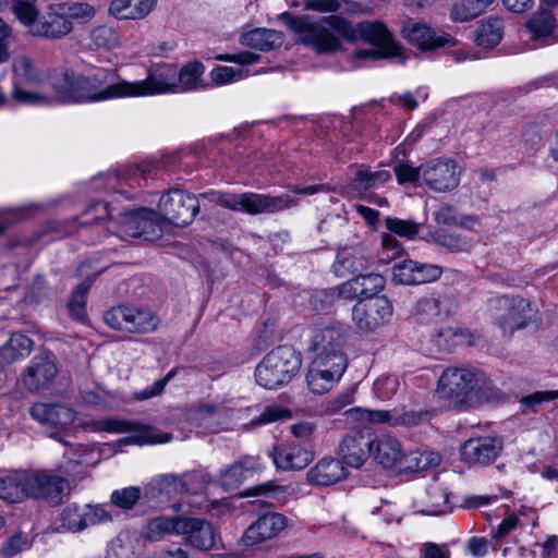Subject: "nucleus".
Returning a JSON list of instances; mask_svg holds the SVG:
<instances>
[{
	"mask_svg": "<svg viewBox=\"0 0 558 558\" xmlns=\"http://www.w3.org/2000/svg\"><path fill=\"white\" fill-rule=\"evenodd\" d=\"M302 357L294 349L279 345L268 352L255 368V380L260 387L275 390L288 385L300 372Z\"/></svg>",
	"mask_w": 558,
	"mask_h": 558,
	"instance_id": "nucleus-4",
	"label": "nucleus"
},
{
	"mask_svg": "<svg viewBox=\"0 0 558 558\" xmlns=\"http://www.w3.org/2000/svg\"><path fill=\"white\" fill-rule=\"evenodd\" d=\"M177 65L160 63L147 71L145 80L126 81L129 97H145L162 94H177Z\"/></svg>",
	"mask_w": 558,
	"mask_h": 558,
	"instance_id": "nucleus-9",
	"label": "nucleus"
},
{
	"mask_svg": "<svg viewBox=\"0 0 558 558\" xmlns=\"http://www.w3.org/2000/svg\"><path fill=\"white\" fill-rule=\"evenodd\" d=\"M277 469L280 470H302L306 468L313 460L312 451L304 449L298 445H281L274 447L269 451Z\"/></svg>",
	"mask_w": 558,
	"mask_h": 558,
	"instance_id": "nucleus-25",
	"label": "nucleus"
},
{
	"mask_svg": "<svg viewBox=\"0 0 558 558\" xmlns=\"http://www.w3.org/2000/svg\"><path fill=\"white\" fill-rule=\"evenodd\" d=\"M0 498L8 502H20L28 498L26 471L15 472L0 478Z\"/></svg>",
	"mask_w": 558,
	"mask_h": 558,
	"instance_id": "nucleus-37",
	"label": "nucleus"
},
{
	"mask_svg": "<svg viewBox=\"0 0 558 558\" xmlns=\"http://www.w3.org/2000/svg\"><path fill=\"white\" fill-rule=\"evenodd\" d=\"M393 171L399 184H415L422 177V165L418 168H415L407 163H398Z\"/></svg>",
	"mask_w": 558,
	"mask_h": 558,
	"instance_id": "nucleus-64",
	"label": "nucleus"
},
{
	"mask_svg": "<svg viewBox=\"0 0 558 558\" xmlns=\"http://www.w3.org/2000/svg\"><path fill=\"white\" fill-rule=\"evenodd\" d=\"M89 38L95 48L112 49L119 45L117 31L107 25L94 27L89 33Z\"/></svg>",
	"mask_w": 558,
	"mask_h": 558,
	"instance_id": "nucleus-48",
	"label": "nucleus"
},
{
	"mask_svg": "<svg viewBox=\"0 0 558 558\" xmlns=\"http://www.w3.org/2000/svg\"><path fill=\"white\" fill-rule=\"evenodd\" d=\"M401 36L421 50H435L454 44V39L445 33H437L428 24L414 20L403 22Z\"/></svg>",
	"mask_w": 558,
	"mask_h": 558,
	"instance_id": "nucleus-18",
	"label": "nucleus"
},
{
	"mask_svg": "<svg viewBox=\"0 0 558 558\" xmlns=\"http://www.w3.org/2000/svg\"><path fill=\"white\" fill-rule=\"evenodd\" d=\"M149 489L157 490L160 496L171 498L186 490V485L180 476L165 474L154 478L149 483Z\"/></svg>",
	"mask_w": 558,
	"mask_h": 558,
	"instance_id": "nucleus-45",
	"label": "nucleus"
},
{
	"mask_svg": "<svg viewBox=\"0 0 558 558\" xmlns=\"http://www.w3.org/2000/svg\"><path fill=\"white\" fill-rule=\"evenodd\" d=\"M57 373L56 364L48 356H35L26 369L23 383L28 390H39L48 386Z\"/></svg>",
	"mask_w": 558,
	"mask_h": 558,
	"instance_id": "nucleus-28",
	"label": "nucleus"
},
{
	"mask_svg": "<svg viewBox=\"0 0 558 558\" xmlns=\"http://www.w3.org/2000/svg\"><path fill=\"white\" fill-rule=\"evenodd\" d=\"M356 280L361 290H363V296L365 299H375V295L384 289L386 283L384 276L379 274L359 275L356 276Z\"/></svg>",
	"mask_w": 558,
	"mask_h": 558,
	"instance_id": "nucleus-58",
	"label": "nucleus"
},
{
	"mask_svg": "<svg viewBox=\"0 0 558 558\" xmlns=\"http://www.w3.org/2000/svg\"><path fill=\"white\" fill-rule=\"evenodd\" d=\"M156 0H112L109 13L118 20H136L146 16Z\"/></svg>",
	"mask_w": 558,
	"mask_h": 558,
	"instance_id": "nucleus-32",
	"label": "nucleus"
},
{
	"mask_svg": "<svg viewBox=\"0 0 558 558\" xmlns=\"http://www.w3.org/2000/svg\"><path fill=\"white\" fill-rule=\"evenodd\" d=\"M183 522V517L174 515V517H156L148 520L143 530V536L150 541L156 542L163 538L166 535L177 534L180 535L181 532V523Z\"/></svg>",
	"mask_w": 558,
	"mask_h": 558,
	"instance_id": "nucleus-35",
	"label": "nucleus"
},
{
	"mask_svg": "<svg viewBox=\"0 0 558 558\" xmlns=\"http://www.w3.org/2000/svg\"><path fill=\"white\" fill-rule=\"evenodd\" d=\"M391 179V173L386 169L371 170L368 167L359 166L349 183V190L353 196L365 197L369 190L384 185Z\"/></svg>",
	"mask_w": 558,
	"mask_h": 558,
	"instance_id": "nucleus-27",
	"label": "nucleus"
},
{
	"mask_svg": "<svg viewBox=\"0 0 558 558\" xmlns=\"http://www.w3.org/2000/svg\"><path fill=\"white\" fill-rule=\"evenodd\" d=\"M114 210L108 203L97 202L87 208L86 214L95 213L96 220L105 218L118 220L122 232L132 238L155 233L160 220L158 211L144 207L118 214H114Z\"/></svg>",
	"mask_w": 558,
	"mask_h": 558,
	"instance_id": "nucleus-6",
	"label": "nucleus"
},
{
	"mask_svg": "<svg viewBox=\"0 0 558 558\" xmlns=\"http://www.w3.org/2000/svg\"><path fill=\"white\" fill-rule=\"evenodd\" d=\"M403 252L401 243L391 234H383L381 251L379 253L380 260L390 262L400 256Z\"/></svg>",
	"mask_w": 558,
	"mask_h": 558,
	"instance_id": "nucleus-62",
	"label": "nucleus"
},
{
	"mask_svg": "<svg viewBox=\"0 0 558 558\" xmlns=\"http://www.w3.org/2000/svg\"><path fill=\"white\" fill-rule=\"evenodd\" d=\"M430 418L428 411H403L395 409L393 426L416 427L427 423Z\"/></svg>",
	"mask_w": 558,
	"mask_h": 558,
	"instance_id": "nucleus-52",
	"label": "nucleus"
},
{
	"mask_svg": "<svg viewBox=\"0 0 558 558\" xmlns=\"http://www.w3.org/2000/svg\"><path fill=\"white\" fill-rule=\"evenodd\" d=\"M150 171L151 166L149 163H142L120 171L117 174V179L124 180L130 185H140V179H146Z\"/></svg>",
	"mask_w": 558,
	"mask_h": 558,
	"instance_id": "nucleus-63",
	"label": "nucleus"
},
{
	"mask_svg": "<svg viewBox=\"0 0 558 558\" xmlns=\"http://www.w3.org/2000/svg\"><path fill=\"white\" fill-rule=\"evenodd\" d=\"M209 75L215 86H221L243 78L246 72L231 66H216Z\"/></svg>",
	"mask_w": 558,
	"mask_h": 558,
	"instance_id": "nucleus-59",
	"label": "nucleus"
},
{
	"mask_svg": "<svg viewBox=\"0 0 558 558\" xmlns=\"http://www.w3.org/2000/svg\"><path fill=\"white\" fill-rule=\"evenodd\" d=\"M312 362L316 365L320 362L322 368L329 369L337 376H343L349 364L347 354H314Z\"/></svg>",
	"mask_w": 558,
	"mask_h": 558,
	"instance_id": "nucleus-56",
	"label": "nucleus"
},
{
	"mask_svg": "<svg viewBox=\"0 0 558 558\" xmlns=\"http://www.w3.org/2000/svg\"><path fill=\"white\" fill-rule=\"evenodd\" d=\"M417 262L404 259L396 263L392 267V278L400 284H415Z\"/></svg>",
	"mask_w": 558,
	"mask_h": 558,
	"instance_id": "nucleus-55",
	"label": "nucleus"
},
{
	"mask_svg": "<svg viewBox=\"0 0 558 558\" xmlns=\"http://www.w3.org/2000/svg\"><path fill=\"white\" fill-rule=\"evenodd\" d=\"M216 203L220 206L245 214L256 216L260 214H275L298 205L296 198L289 194L271 196L254 192L245 193H218Z\"/></svg>",
	"mask_w": 558,
	"mask_h": 558,
	"instance_id": "nucleus-5",
	"label": "nucleus"
},
{
	"mask_svg": "<svg viewBox=\"0 0 558 558\" xmlns=\"http://www.w3.org/2000/svg\"><path fill=\"white\" fill-rule=\"evenodd\" d=\"M369 260L360 247L347 246L337 252L332 270L338 277L359 274L368 267Z\"/></svg>",
	"mask_w": 558,
	"mask_h": 558,
	"instance_id": "nucleus-30",
	"label": "nucleus"
},
{
	"mask_svg": "<svg viewBox=\"0 0 558 558\" xmlns=\"http://www.w3.org/2000/svg\"><path fill=\"white\" fill-rule=\"evenodd\" d=\"M322 366L320 362L317 365L311 362L306 373L307 387L315 395L328 392L342 377L329 369L322 368Z\"/></svg>",
	"mask_w": 558,
	"mask_h": 558,
	"instance_id": "nucleus-36",
	"label": "nucleus"
},
{
	"mask_svg": "<svg viewBox=\"0 0 558 558\" xmlns=\"http://www.w3.org/2000/svg\"><path fill=\"white\" fill-rule=\"evenodd\" d=\"M399 381L395 376H383L375 380L373 389L377 398L388 400L397 392Z\"/></svg>",
	"mask_w": 558,
	"mask_h": 558,
	"instance_id": "nucleus-61",
	"label": "nucleus"
},
{
	"mask_svg": "<svg viewBox=\"0 0 558 558\" xmlns=\"http://www.w3.org/2000/svg\"><path fill=\"white\" fill-rule=\"evenodd\" d=\"M205 72L204 64L198 60L185 63L180 70L177 68V94L194 92L204 88L203 75Z\"/></svg>",
	"mask_w": 558,
	"mask_h": 558,
	"instance_id": "nucleus-33",
	"label": "nucleus"
},
{
	"mask_svg": "<svg viewBox=\"0 0 558 558\" xmlns=\"http://www.w3.org/2000/svg\"><path fill=\"white\" fill-rule=\"evenodd\" d=\"M142 490L136 486H129L122 489H116L110 496V501L113 506L123 509H132L140 500Z\"/></svg>",
	"mask_w": 558,
	"mask_h": 558,
	"instance_id": "nucleus-50",
	"label": "nucleus"
},
{
	"mask_svg": "<svg viewBox=\"0 0 558 558\" xmlns=\"http://www.w3.org/2000/svg\"><path fill=\"white\" fill-rule=\"evenodd\" d=\"M100 429L113 434L134 433L132 436L121 439V442L126 445H155L166 444L171 440V434L159 433L135 421L107 418L100 423Z\"/></svg>",
	"mask_w": 558,
	"mask_h": 558,
	"instance_id": "nucleus-15",
	"label": "nucleus"
},
{
	"mask_svg": "<svg viewBox=\"0 0 558 558\" xmlns=\"http://www.w3.org/2000/svg\"><path fill=\"white\" fill-rule=\"evenodd\" d=\"M351 416L356 420L368 422V423H388L393 426V410H368L363 408H353L348 410Z\"/></svg>",
	"mask_w": 558,
	"mask_h": 558,
	"instance_id": "nucleus-49",
	"label": "nucleus"
},
{
	"mask_svg": "<svg viewBox=\"0 0 558 558\" xmlns=\"http://www.w3.org/2000/svg\"><path fill=\"white\" fill-rule=\"evenodd\" d=\"M33 340L25 335L13 332L0 348V363H13L29 355Z\"/></svg>",
	"mask_w": 558,
	"mask_h": 558,
	"instance_id": "nucleus-38",
	"label": "nucleus"
},
{
	"mask_svg": "<svg viewBox=\"0 0 558 558\" xmlns=\"http://www.w3.org/2000/svg\"><path fill=\"white\" fill-rule=\"evenodd\" d=\"M435 341L439 347L451 350L457 345L473 344V336L468 329L448 326L437 331Z\"/></svg>",
	"mask_w": 558,
	"mask_h": 558,
	"instance_id": "nucleus-43",
	"label": "nucleus"
},
{
	"mask_svg": "<svg viewBox=\"0 0 558 558\" xmlns=\"http://www.w3.org/2000/svg\"><path fill=\"white\" fill-rule=\"evenodd\" d=\"M104 320L112 329L132 333L151 332L159 324L151 311L135 306L113 307L105 313Z\"/></svg>",
	"mask_w": 558,
	"mask_h": 558,
	"instance_id": "nucleus-11",
	"label": "nucleus"
},
{
	"mask_svg": "<svg viewBox=\"0 0 558 558\" xmlns=\"http://www.w3.org/2000/svg\"><path fill=\"white\" fill-rule=\"evenodd\" d=\"M198 211L196 196L180 189L169 190L158 203L159 217L178 227L190 225Z\"/></svg>",
	"mask_w": 558,
	"mask_h": 558,
	"instance_id": "nucleus-10",
	"label": "nucleus"
},
{
	"mask_svg": "<svg viewBox=\"0 0 558 558\" xmlns=\"http://www.w3.org/2000/svg\"><path fill=\"white\" fill-rule=\"evenodd\" d=\"M488 311L504 333H512L527 324L531 304L521 296L502 295L489 300Z\"/></svg>",
	"mask_w": 558,
	"mask_h": 558,
	"instance_id": "nucleus-8",
	"label": "nucleus"
},
{
	"mask_svg": "<svg viewBox=\"0 0 558 558\" xmlns=\"http://www.w3.org/2000/svg\"><path fill=\"white\" fill-rule=\"evenodd\" d=\"M26 487L28 498L50 506L60 505L71 492L68 478L49 469L27 470Z\"/></svg>",
	"mask_w": 558,
	"mask_h": 558,
	"instance_id": "nucleus-7",
	"label": "nucleus"
},
{
	"mask_svg": "<svg viewBox=\"0 0 558 558\" xmlns=\"http://www.w3.org/2000/svg\"><path fill=\"white\" fill-rule=\"evenodd\" d=\"M407 459V469L411 471H423L432 465H438L440 461V457L433 452H412Z\"/></svg>",
	"mask_w": 558,
	"mask_h": 558,
	"instance_id": "nucleus-60",
	"label": "nucleus"
},
{
	"mask_svg": "<svg viewBox=\"0 0 558 558\" xmlns=\"http://www.w3.org/2000/svg\"><path fill=\"white\" fill-rule=\"evenodd\" d=\"M422 178L435 192H447L458 186L460 169L452 159H434L422 165Z\"/></svg>",
	"mask_w": 558,
	"mask_h": 558,
	"instance_id": "nucleus-16",
	"label": "nucleus"
},
{
	"mask_svg": "<svg viewBox=\"0 0 558 558\" xmlns=\"http://www.w3.org/2000/svg\"><path fill=\"white\" fill-rule=\"evenodd\" d=\"M113 73L99 71L92 75L75 76L64 70L52 77V88L62 101L100 102L129 97L126 80H113Z\"/></svg>",
	"mask_w": 558,
	"mask_h": 558,
	"instance_id": "nucleus-2",
	"label": "nucleus"
},
{
	"mask_svg": "<svg viewBox=\"0 0 558 558\" xmlns=\"http://www.w3.org/2000/svg\"><path fill=\"white\" fill-rule=\"evenodd\" d=\"M287 492L284 486L275 485L272 482H266L259 485L250 487L243 494L244 496H263L266 498L264 502H269L275 506V502H279V496Z\"/></svg>",
	"mask_w": 558,
	"mask_h": 558,
	"instance_id": "nucleus-53",
	"label": "nucleus"
},
{
	"mask_svg": "<svg viewBox=\"0 0 558 558\" xmlns=\"http://www.w3.org/2000/svg\"><path fill=\"white\" fill-rule=\"evenodd\" d=\"M287 526V518L277 512H268L254 521L243 533L241 543L251 547L279 535Z\"/></svg>",
	"mask_w": 558,
	"mask_h": 558,
	"instance_id": "nucleus-20",
	"label": "nucleus"
},
{
	"mask_svg": "<svg viewBox=\"0 0 558 558\" xmlns=\"http://www.w3.org/2000/svg\"><path fill=\"white\" fill-rule=\"evenodd\" d=\"M480 5L476 0H459L452 5L450 17L454 22L473 20L483 13Z\"/></svg>",
	"mask_w": 558,
	"mask_h": 558,
	"instance_id": "nucleus-51",
	"label": "nucleus"
},
{
	"mask_svg": "<svg viewBox=\"0 0 558 558\" xmlns=\"http://www.w3.org/2000/svg\"><path fill=\"white\" fill-rule=\"evenodd\" d=\"M449 495L445 487L438 483H433L426 488L425 498L423 500L422 512L428 515H440L448 511Z\"/></svg>",
	"mask_w": 558,
	"mask_h": 558,
	"instance_id": "nucleus-41",
	"label": "nucleus"
},
{
	"mask_svg": "<svg viewBox=\"0 0 558 558\" xmlns=\"http://www.w3.org/2000/svg\"><path fill=\"white\" fill-rule=\"evenodd\" d=\"M385 226L390 232L407 239H413L420 231V226L413 220H403L392 217L385 219Z\"/></svg>",
	"mask_w": 558,
	"mask_h": 558,
	"instance_id": "nucleus-57",
	"label": "nucleus"
},
{
	"mask_svg": "<svg viewBox=\"0 0 558 558\" xmlns=\"http://www.w3.org/2000/svg\"><path fill=\"white\" fill-rule=\"evenodd\" d=\"M374 446L375 459L384 468H391L403 458L400 442L391 436L376 437Z\"/></svg>",
	"mask_w": 558,
	"mask_h": 558,
	"instance_id": "nucleus-40",
	"label": "nucleus"
},
{
	"mask_svg": "<svg viewBox=\"0 0 558 558\" xmlns=\"http://www.w3.org/2000/svg\"><path fill=\"white\" fill-rule=\"evenodd\" d=\"M533 40H543L553 37L556 28V19L548 9L536 11L525 23Z\"/></svg>",
	"mask_w": 558,
	"mask_h": 558,
	"instance_id": "nucleus-39",
	"label": "nucleus"
},
{
	"mask_svg": "<svg viewBox=\"0 0 558 558\" xmlns=\"http://www.w3.org/2000/svg\"><path fill=\"white\" fill-rule=\"evenodd\" d=\"M111 514L100 505L92 506L70 504L60 513L58 532L78 533L88 526L111 521Z\"/></svg>",
	"mask_w": 558,
	"mask_h": 558,
	"instance_id": "nucleus-12",
	"label": "nucleus"
},
{
	"mask_svg": "<svg viewBox=\"0 0 558 558\" xmlns=\"http://www.w3.org/2000/svg\"><path fill=\"white\" fill-rule=\"evenodd\" d=\"M13 89L11 97L20 104L43 105L48 102V97L27 90L25 86L36 85L41 81V75L34 63L26 57H21L13 62Z\"/></svg>",
	"mask_w": 558,
	"mask_h": 558,
	"instance_id": "nucleus-13",
	"label": "nucleus"
},
{
	"mask_svg": "<svg viewBox=\"0 0 558 558\" xmlns=\"http://www.w3.org/2000/svg\"><path fill=\"white\" fill-rule=\"evenodd\" d=\"M229 416V410L220 404L201 403L193 413V421L197 426L215 433L227 424Z\"/></svg>",
	"mask_w": 558,
	"mask_h": 558,
	"instance_id": "nucleus-31",
	"label": "nucleus"
},
{
	"mask_svg": "<svg viewBox=\"0 0 558 558\" xmlns=\"http://www.w3.org/2000/svg\"><path fill=\"white\" fill-rule=\"evenodd\" d=\"M437 392L460 407L494 402L501 397L484 373L464 367L446 368L438 379Z\"/></svg>",
	"mask_w": 558,
	"mask_h": 558,
	"instance_id": "nucleus-3",
	"label": "nucleus"
},
{
	"mask_svg": "<svg viewBox=\"0 0 558 558\" xmlns=\"http://www.w3.org/2000/svg\"><path fill=\"white\" fill-rule=\"evenodd\" d=\"M257 469V458L243 457L220 472V485L229 492L238 489L245 480L253 476Z\"/></svg>",
	"mask_w": 558,
	"mask_h": 558,
	"instance_id": "nucleus-29",
	"label": "nucleus"
},
{
	"mask_svg": "<svg viewBox=\"0 0 558 558\" xmlns=\"http://www.w3.org/2000/svg\"><path fill=\"white\" fill-rule=\"evenodd\" d=\"M558 399V390H538L521 398L520 403L524 412L537 413Z\"/></svg>",
	"mask_w": 558,
	"mask_h": 558,
	"instance_id": "nucleus-46",
	"label": "nucleus"
},
{
	"mask_svg": "<svg viewBox=\"0 0 558 558\" xmlns=\"http://www.w3.org/2000/svg\"><path fill=\"white\" fill-rule=\"evenodd\" d=\"M29 414L40 425L54 429H64L75 420L74 410L59 403H35Z\"/></svg>",
	"mask_w": 558,
	"mask_h": 558,
	"instance_id": "nucleus-21",
	"label": "nucleus"
},
{
	"mask_svg": "<svg viewBox=\"0 0 558 558\" xmlns=\"http://www.w3.org/2000/svg\"><path fill=\"white\" fill-rule=\"evenodd\" d=\"M240 44L253 49L269 51L282 44V33L267 28L251 29L241 34Z\"/></svg>",
	"mask_w": 558,
	"mask_h": 558,
	"instance_id": "nucleus-34",
	"label": "nucleus"
},
{
	"mask_svg": "<svg viewBox=\"0 0 558 558\" xmlns=\"http://www.w3.org/2000/svg\"><path fill=\"white\" fill-rule=\"evenodd\" d=\"M180 535L199 550H210L215 547L218 534L211 523L201 518L183 517Z\"/></svg>",
	"mask_w": 558,
	"mask_h": 558,
	"instance_id": "nucleus-22",
	"label": "nucleus"
},
{
	"mask_svg": "<svg viewBox=\"0 0 558 558\" xmlns=\"http://www.w3.org/2000/svg\"><path fill=\"white\" fill-rule=\"evenodd\" d=\"M65 4L51 7V11L39 22L34 24L32 34L46 38H60L68 35L72 28V21L66 17Z\"/></svg>",
	"mask_w": 558,
	"mask_h": 558,
	"instance_id": "nucleus-24",
	"label": "nucleus"
},
{
	"mask_svg": "<svg viewBox=\"0 0 558 558\" xmlns=\"http://www.w3.org/2000/svg\"><path fill=\"white\" fill-rule=\"evenodd\" d=\"M504 35L502 21L490 16L484 20L476 29L475 43L477 46L493 48L498 45Z\"/></svg>",
	"mask_w": 558,
	"mask_h": 558,
	"instance_id": "nucleus-42",
	"label": "nucleus"
},
{
	"mask_svg": "<svg viewBox=\"0 0 558 558\" xmlns=\"http://www.w3.org/2000/svg\"><path fill=\"white\" fill-rule=\"evenodd\" d=\"M414 315L420 323L432 324L439 322L445 315L441 301L437 298L426 296L416 302Z\"/></svg>",
	"mask_w": 558,
	"mask_h": 558,
	"instance_id": "nucleus-44",
	"label": "nucleus"
},
{
	"mask_svg": "<svg viewBox=\"0 0 558 558\" xmlns=\"http://www.w3.org/2000/svg\"><path fill=\"white\" fill-rule=\"evenodd\" d=\"M294 29L304 45L313 47L319 53L339 49L340 38L349 41L361 38L371 44L373 48L356 50L354 52L356 59L378 60L401 54L400 44L395 40L387 26L379 21H364L353 26L340 15H329L317 23L302 17L294 21Z\"/></svg>",
	"mask_w": 558,
	"mask_h": 558,
	"instance_id": "nucleus-1",
	"label": "nucleus"
},
{
	"mask_svg": "<svg viewBox=\"0 0 558 558\" xmlns=\"http://www.w3.org/2000/svg\"><path fill=\"white\" fill-rule=\"evenodd\" d=\"M347 332L341 326H330L313 332L308 350L314 354H347Z\"/></svg>",
	"mask_w": 558,
	"mask_h": 558,
	"instance_id": "nucleus-23",
	"label": "nucleus"
},
{
	"mask_svg": "<svg viewBox=\"0 0 558 558\" xmlns=\"http://www.w3.org/2000/svg\"><path fill=\"white\" fill-rule=\"evenodd\" d=\"M36 0H13L12 11L16 19L27 26H34L38 16V11L35 7Z\"/></svg>",
	"mask_w": 558,
	"mask_h": 558,
	"instance_id": "nucleus-54",
	"label": "nucleus"
},
{
	"mask_svg": "<svg viewBox=\"0 0 558 558\" xmlns=\"http://www.w3.org/2000/svg\"><path fill=\"white\" fill-rule=\"evenodd\" d=\"M502 447L501 438L484 435L465 440L460 448V454L461 459L469 464L485 466L498 458Z\"/></svg>",
	"mask_w": 558,
	"mask_h": 558,
	"instance_id": "nucleus-17",
	"label": "nucleus"
},
{
	"mask_svg": "<svg viewBox=\"0 0 558 558\" xmlns=\"http://www.w3.org/2000/svg\"><path fill=\"white\" fill-rule=\"evenodd\" d=\"M376 436L371 433L355 432L343 437L339 445V456L352 468H360L374 450Z\"/></svg>",
	"mask_w": 558,
	"mask_h": 558,
	"instance_id": "nucleus-19",
	"label": "nucleus"
},
{
	"mask_svg": "<svg viewBox=\"0 0 558 558\" xmlns=\"http://www.w3.org/2000/svg\"><path fill=\"white\" fill-rule=\"evenodd\" d=\"M392 315V305L386 296L364 299L352 310V320L360 332L368 333L387 323Z\"/></svg>",
	"mask_w": 558,
	"mask_h": 558,
	"instance_id": "nucleus-14",
	"label": "nucleus"
},
{
	"mask_svg": "<svg viewBox=\"0 0 558 558\" xmlns=\"http://www.w3.org/2000/svg\"><path fill=\"white\" fill-rule=\"evenodd\" d=\"M89 290V284L86 282L80 283L73 291L71 299L68 303L70 316L77 322H85L86 319V298Z\"/></svg>",
	"mask_w": 558,
	"mask_h": 558,
	"instance_id": "nucleus-47",
	"label": "nucleus"
},
{
	"mask_svg": "<svg viewBox=\"0 0 558 558\" xmlns=\"http://www.w3.org/2000/svg\"><path fill=\"white\" fill-rule=\"evenodd\" d=\"M348 472L337 459L324 458L306 473V481L315 486H330L347 477Z\"/></svg>",
	"mask_w": 558,
	"mask_h": 558,
	"instance_id": "nucleus-26",
	"label": "nucleus"
}]
</instances>
